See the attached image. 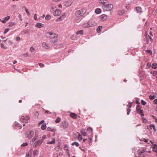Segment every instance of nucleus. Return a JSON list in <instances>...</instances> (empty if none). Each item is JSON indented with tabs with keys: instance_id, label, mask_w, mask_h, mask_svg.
<instances>
[{
	"instance_id": "nucleus-28",
	"label": "nucleus",
	"mask_w": 157,
	"mask_h": 157,
	"mask_svg": "<svg viewBox=\"0 0 157 157\" xmlns=\"http://www.w3.org/2000/svg\"><path fill=\"white\" fill-rule=\"evenodd\" d=\"M147 128L149 130H150V129H151L152 128H153L155 130V126L154 125H151L149 126H147Z\"/></svg>"
},
{
	"instance_id": "nucleus-6",
	"label": "nucleus",
	"mask_w": 157,
	"mask_h": 157,
	"mask_svg": "<svg viewBox=\"0 0 157 157\" xmlns=\"http://www.w3.org/2000/svg\"><path fill=\"white\" fill-rule=\"evenodd\" d=\"M103 7L107 11H111L113 9V6L112 4H109L104 5Z\"/></svg>"
},
{
	"instance_id": "nucleus-4",
	"label": "nucleus",
	"mask_w": 157,
	"mask_h": 157,
	"mask_svg": "<svg viewBox=\"0 0 157 157\" xmlns=\"http://www.w3.org/2000/svg\"><path fill=\"white\" fill-rule=\"evenodd\" d=\"M34 134V133L33 131H29L26 132L25 136L27 138L30 139L33 137Z\"/></svg>"
},
{
	"instance_id": "nucleus-55",
	"label": "nucleus",
	"mask_w": 157,
	"mask_h": 157,
	"mask_svg": "<svg viewBox=\"0 0 157 157\" xmlns=\"http://www.w3.org/2000/svg\"><path fill=\"white\" fill-rule=\"evenodd\" d=\"M23 32L25 34H27L29 33V31L28 30H24Z\"/></svg>"
},
{
	"instance_id": "nucleus-46",
	"label": "nucleus",
	"mask_w": 157,
	"mask_h": 157,
	"mask_svg": "<svg viewBox=\"0 0 157 157\" xmlns=\"http://www.w3.org/2000/svg\"><path fill=\"white\" fill-rule=\"evenodd\" d=\"M141 103L143 105H145L146 104V102L144 101L143 100H141Z\"/></svg>"
},
{
	"instance_id": "nucleus-9",
	"label": "nucleus",
	"mask_w": 157,
	"mask_h": 157,
	"mask_svg": "<svg viewBox=\"0 0 157 157\" xmlns=\"http://www.w3.org/2000/svg\"><path fill=\"white\" fill-rule=\"evenodd\" d=\"M42 47L45 48L46 49H48L50 48L49 45L45 42H43L42 43Z\"/></svg>"
},
{
	"instance_id": "nucleus-24",
	"label": "nucleus",
	"mask_w": 157,
	"mask_h": 157,
	"mask_svg": "<svg viewBox=\"0 0 157 157\" xmlns=\"http://www.w3.org/2000/svg\"><path fill=\"white\" fill-rule=\"evenodd\" d=\"M124 13V11L123 10H120L118 11V14L119 15H122Z\"/></svg>"
},
{
	"instance_id": "nucleus-32",
	"label": "nucleus",
	"mask_w": 157,
	"mask_h": 157,
	"mask_svg": "<svg viewBox=\"0 0 157 157\" xmlns=\"http://www.w3.org/2000/svg\"><path fill=\"white\" fill-rule=\"evenodd\" d=\"M15 25V23L14 22H10L9 23V26L10 27H12Z\"/></svg>"
},
{
	"instance_id": "nucleus-20",
	"label": "nucleus",
	"mask_w": 157,
	"mask_h": 157,
	"mask_svg": "<svg viewBox=\"0 0 157 157\" xmlns=\"http://www.w3.org/2000/svg\"><path fill=\"white\" fill-rule=\"evenodd\" d=\"M70 116L71 117L74 119H76L77 118V115L75 113H71Z\"/></svg>"
},
{
	"instance_id": "nucleus-39",
	"label": "nucleus",
	"mask_w": 157,
	"mask_h": 157,
	"mask_svg": "<svg viewBox=\"0 0 157 157\" xmlns=\"http://www.w3.org/2000/svg\"><path fill=\"white\" fill-rule=\"evenodd\" d=\"M82 139V136L80 134H79L78 135V139L80 141Z\"/></svg>"
},
{
	"instance_id": "nucleus-30",
	"label": "nucleus",
	"mask_w": 157,
	"mask_h": 157,
	"mask_svg": "<svg viewBox=\"0 0 157 157\" xmlns=\"http://www.w3.org/2000/svg\"><path fill=\"white\" fill-rule=\"evenodd\" d=\"M106 0H99V3L101 4L104 5L106 3Z\"/></svg>"
},
{
	"instance_id": "nucleus-56",
	"label": "nucleus",
	"mask_w": 157,
	"mask_h": 157,
	"mask_svg": "<svg viewBox=\"0 0 157 157\" xmlns=\"http://www.w3.org/2000/svg\"><path fill=\"white\" fill-rule=\"evenodd\" d=\"M153 104L155 105L157 104V99H155L153 101Z\"/></svg>"
},
{
	"instance_id": "nucleus-48",
	"label": "nucleus",
	"mask_w": 157,
	"mask_h": 157,
	"mask_svg": "<svg viewBox=\"0 0 157 157\" xmlns=\"http://www.w3.org/2000/svg\"><path fill=\"white\" fill-rule=\"evenodd\" d=\"M36 137H35V136L31 140V141L32 142H34L36 140Z\"/></svg>"
},
{
	"instance_id": "nucleus-5",
	"label": "nucleus",
	"mask_w": 157,
	"mask_h": 157,
	"mask_svg": "<svg viewBox=\"0 0 157 157\" xmlns=\"http://www.w3.org/2000/svg\"><path fill=\"white\" fill-rule=\"evenodd\" d=\"M88 22L90 27H92L95 26L97 25V23L93 19H90Z\"/></svg>"
},
{
	"instance_id": "nucleus-13",
	"label": "nucleus",
	"mask_w": 157,
	"mask_h": 157,
	"mask_svg": "<svg viewBox=\"0 0 157 157\" xmlns=\"http://www.w3.org/2000/svg\"><path fill=\"white\" fill-rule=\"evenodd\" d=\"M43 140H40L37 142H35L34 144V147H36L37 145L41 144L43 142Z\"/></svg>"
},
{
	"instance_id": "nucleus-38",
	"label": "nucleus",
	"mask_w": 157,
	"mask_h": 157,
	"mask_svg": "<svg viewBox=\"0 0 157 157\" xmlns=\"http://www.w3.org/2000/svg\"><path fill=\"white\" fill-rule=\"evenodd\" d=\"M88 139H89V144L90 145H91L92 144V138L89 137Z\"/></svg>"
},
{
	"instance_id": "nucleus-63",
	"label": "nucleus",
	"mask_w": 157,
	"mask_h": 157,
	"mask_svg": "<svg viewBox=\"0 0 157 157\" xmlns=\"http://www.w3.org/2000/svg\"><path fill=\"white\" fill-rule=\"evenodd\" d=\"M130 109H128L127 110V115H128L129 114V113L130 112Z\"/></svg>"
},
{
	"instance_id": "nucleus-15",
	"label": "nucleus",
	"mask_w": 157,
	"mask_h": 157,
	"mask_svg": "<svg viewBox=\"0 0 157 157\" xmlns=\"http://www.w3.org/2000/svg\"><path fill=\"white\" fill-rule=\"evenodd\" d=\"M152 93L153 94V95H150L149 97V98L150 100H153L154 99L157 95V93H156L153 92Z\"/></svg>"
},
{
	"instance_id": "nucleus-3",
	"label": "nucleus",
	"mask_w": 157,
	"mask_h": 157,
	"mask_svg": "<svg viewBox=\"0 0 157 157\" xmlns=\"http://www.w3.org/2000/svg\"><path fill=\"white\" fill-rule=\"evenodd\" d=\"M30 117L27 115L22 116L21 118V121L24 123H27L29 120Z\"/></svg>"
},
{
	"instance_id": "nucleus-2",
	"label": "nucleus",
	"mask_w": 157,
	"mask_h": 157,
	"mask_svg": "<svg viewBox=\"0 0 157 157\" xmlns=\"http://www.w3.org/2000/svg\"><path fill=\"white\" fill-rule=\"evenodd\" d=\"M145 36L146 39V42L147 44L151 43L153 42V39L151 37L149 36L147 32H145Z\"/></svg>"
},
{
	"instance_id": "nucleus-23",
	"label": "nucleus",
	"mask_w": 157,
	"mask_h": 157,
	"mask_svg": "<svg viewBox=\"0 0 157 157\" xmlns=\"http://www.w3.org/2000/svg\"><path fill=\"white\" fill-rule=\"evenodd\" d=\"M81 133L84 136H87V134L85 132V130L82 129L81 131Z\"/></svg>"
},
{
	"instance_id": "nucleus-29",
	"label": "nucleus",
	"mask_w": 157,
	"mask_h": 157,
	"mask_svg": "<svg viewBox=\"0 0 157 157\" xmlns=\"http://www.w3.org/2000/svg\"><path fill=\"white\" fill-rule=\"evenodd\" d=\"M101 10L100 9L97 8L95 10V12L96 13L98 14L101 13Z\"/></svg>"
},
{
	"instance_id": "nucleus-8",
	"label": "nucleus",
	"mask_w": 157,
	"mask_h": 157,
	"mask_svg": "<svg viewBox=\"0 0 157 157\" xmlns=\"http://www.w3.org/2000/svg\"><path fill=\"white\" fill-rule=\"evenodd\" d=\"M136 110L137 111V112L138 113L140 114L141 116H144L143 110L141 109L139 105H138L136 106Z\"/></svg>"
},
{
	"instance_id": "nucleus-64",
	"label": "nucleus",
	"mask_w": 157,
	"mask_h": 157,
	"mask_svg": "<svg viewBox=\"0 0 157 157\" xmlns=\"http://www.w3.org/2000/svg\"><path fill=\"white\" fill-rule=\"evenodd\" d=\"M38 115H39V114L38 113V112H36V114L35 115V117H36V118H37L38 117Z\"/></svg>"
},
{
	"instance_id": "nucleus-40",
	"label": "nucleus",
	"mask_w": 157,
	"mask_h": 157,
	"mask_svg": "<svg viewBox=\"0 0 157 157\" xmlns=\"http://www.w3.org/2000/svg\"><path fill=\"white\" fill-rule=\"evenodd\" d=\"M38 151L36 150H35L33 151V156H35L38 154Z\"/></svg>"
},
{
	"instance_id": "nucleus-26",
	"label": "nucleus",
	"mask_w": 157,
	"mask_h": 157,
	"mask_svg": "<svg viewBox=\"0 0 157 157\" xmlns=\"http://www.w3.org/2000/svg\"><path fill=\"white\" fill-rule=\"evenodd\" d=\"M46 128V124L44 123L41 126V128L42 130H45Z\"/></svg>"
},
{
	"instance_id": "nucleus-16",
	"label": "nucleus",
	"mask_w": 157,
	"mask_h": 157,
	"mask_svg": "<svg viewBox=\"0 0 157 157\" xmlns=\"http://www.w3.org/2000/svg\"><path fill=\"white\" fill-rule=\"evenodd\" d=\"M62 125L64 128H66L68 127V124L66 121H65L62 122Z\"/></svg>"
},
{
	"instance_id": "nucleus-47",
	"label": "nucleus",
	"mask_w": 157,
	"mask_h": 157,
	"mask_svg": "<svg viewBox=\"0 0 157 157\" xmlns=\"http://www.w3.org/2000/svg\"><path fill=\"white\" fill-rule=\"evenodd\" d=\"M28 145V143L27 142H25L22 144L21 146V147H24Z\"/></svg>"
},
{
	"instance_id": "nucleus-7",
	"label": "nucleus",
	"mask_w": 157,
	"mask_h": 157,
	"mask_svg": "<svg viewBox=\"0 0 157 157\" xmlns=\"http://www.w3.org/2000/svg\"><path fill=\"white\" fill-rule=\"evenodd\" d=\"M49 37L50 38L53 39L56 38L58 35L57 34H55L52 32H49L47 33Z\"/></svg>"
},
{
	"instance_id": "nucleus-37",
	"label": "nucleus",
	"mask_w": 157,
	"mask_h": 157,
	"mask_svg": "<svg viewBox=\"0 0 157 157\" xmlns=\"http://www.w3.org/2000/svg\"><path fill=\"white\" fill-rule=\"evenodd\" d=\"M151 73L153 75L155 76L157 74V71H152L151 72Z\"/></svg>"
},
{
	"instance_id": "nucleus-18",
	"label": "nucleus",
	"mask_w": 157,
	"mask_h": 157,
	"mask_svg": "<svg viewBox=\"0 0 157 157\" xmlns=\"http://www.w3.org/2000/svg\"><path fill=\"white\" fill-rule=\"evenodd\" d=\"M47 130L48 131H51L52 132H55L56 131L55 128L51 127H48Z\"/></svg>"
},
{
	"instance_id": "nucleus-27",
	"label": "nucleus",
	"mask_w": 157,
	"mask_h": 157,
	"mask_svg": "<svg viewBox=\"0 0 157 157\" xmlns=\"http://www.w3.org/2000/svg\"><path fill=\"white\" fill-rule=\"evenodd\" d=\"M136 10L137 13H140L142 12V9L140 7H137L136 8Z\"/></svg>"
},
{
	"instance_id": "nucleus-57",
	"label": "nucleus",
	"mask_w": 157,
	"mask_h": 157,
	"mask_svg": "<svg viewBox=\"0 0 157 157\" xmlns=\"http://www.w3.org/2000/svg\"><path fill=\"white\" fill-rule=\"evenodd\" d=\"M21 39L20 37L18 36L16 38V40L17 41H18L20 40Z\"/></svg>"
},
{
	"instance_id": "nucleus-19",
	"label": "nucleus",
	"mask_w": 157,
	"mask_h": 157,
	"mask_svg": "<svg viewBox=\"0 0 157 157\" xmlns=\"http://www.w3.org/2000/svg\"><path fill=\"white\" fill-rule=\"evenodd\" d=\"M10 18V16H7L5 17L3 20H2L1 21L3 23H5L6 21L8 20Z\"/></svg>"
},
{
	"instance_id": "nucleus-62",
	"label": "nucleus",
	"mask_w": 157,
	"mask_h": 157,
	"mask_svg": "<svg viewBox=\"0 0 157 157\" xmlns=\"http://www.w3.org/2000/svg\"><path fill=\"white\" fill-rule=\"evenodd\" d=\"M44 120H42L41 121H40V122L38 124L39 125H40L41 124H42L44 122Z\"/></svg>"
},
{
	"instance_id": "nucleus-36",
	"label": "nucleus",
	"mask_w": 157,
	"mask_h": 157,
	"mask_svg": "<svg viewBox=\"0 0 157 157\" xmlns=\"http://www.w3.org/2000/svg\"><path fill=\"white\" fill-rule=\"evenodd\" d=\"M51 18V16H50V15H47L45 17V19L46 20H50Z\"/></svg>"
},
{
	"instance_id": "nucleus-52",
	"label": "nucleus",
	"mask_w": 157,
	"mask_h": 157,
	"mask_svg": "<svg viewBox=\"0 0 157 157\" xmlns=\"http://www.w3.org/2000/svg\"><path fill=\"white\" fill-rule=\"evenodd\" d=\"M64 150H67V151L68 150L67 146V145H65L64 147Z\"/></svg>"
},
{
	"instance_id": "nucleus-34",
	"label": "nucleus",
	"mask_w": 157,
	"mask_h": 157,
	"mask_svg": "<svg viewBox=\"0 0 157 157\" xmlns=\"http://www.w3.org/2000/svg\"><path fill=\"white\" fill-rule=\"evenodd\" d=\"M72 146L75 145L76 147H78L79 145V144L77 142H74L72 144Z\"/></svg>"
},
{
	"instance_id": "nucleus-44",
	"label": "nucleus",
	"mask_w": 157,
	"mask_h": 157,
	"mask_svg": "<svg viewBox=\"0 0 157 157\" xmlns=\"http://www.w3.org/2000/svg\"><path fill=\"white\" fill-rule=\"evenodd\" d=\"M151 67V63L150 62L148 63L146 65V67L147 68H149Z\"/></svg>"
},
{
	"instance_id": "nucleus-21",
	"label": "nucleus",
	"mask_w": 157,
	"mask_h": 157,
	"mask_svg": "<svg viewBox=\"0 0 157 157\" xmlns=\"http://www.w3.org/2000/svg\"><path fill=\"white\" fill-rule=\"evenodd\" d=\"M152 149L154 152L157 153V145L154 144L153 145Z\"/></svg>"
},
{
	"instance_id": "nucleus-49",
	"label": "nucleus",
	"mask_w": 157,
	"mask_h": 157,
	"mask_svg": "<svg viewBox=\"0 0 157 157\" xmlns=\"http://www.w3.org/2000/svg\"><path fill=\"white\" fill-rule=\"evenodd\" d=\"M25 12H26V13L28 15V16H30V13L29 12L28 10V9H25Z\"/></svg>"
},
{
	"instance_id": "nucleus-12",
	"label": "nucleus",
	"mask_w": 157,
	"mask_h": 157,
	"mask_svg": "<svg viewBox=\"0 0 157 157\" xmlns=\"http://www.w3.org/2000/svg\"><path fill=\"white\" fill-rule=\"evenodd\" d=\"M61 13V11L59 9H56L55 11L54 15L57 16L60 15Z\"/></svg>"
},
{
	"instance_id": "nucleus-50",
	"label": "nucleus",
	"mask_w": 157,
	"mask_h": 157,
	"mask_svg": "<svg viewBox=\"0 0 157 157\" xmlns=\"http://www.w3.org/2000/svg\"><path fill=\"white\" fill-rule=\"evenodd\" d=\"M10 30L9 29H5L4 32V34H6Z\"/></svg>"
},
{
	"instance_id": "nucleus-41",
	"label": "nucleus",
	"mask_w": 157,
	"mask_h": 157,
	"mask_svg": "<svg viewBox=\"0 0 157 157\" xmlns=\"http://www.w3.org/2000/svg\"><path fill=\"white\" fill-rule=\"evenodd\" d=\"M61 121V118L59 117H58L55 121V122L56 123H59Z\"/></svg>"
},
{
	"instance_id": "nucleus-17",
	"label": "nucleus",
	"mask_w": 157,
	"mask_h": 157,
	"mask_svg": "<svg viewBox=\"0 0 157 157\" xmlns=\"http://www.w3.org/2000/svg\"><path fill=\"white\" fill-rule=\"evenodd\" d=\"M100 17L102 21L106 20L107 18V15L105 14H103L101 15L100 16Z\"/></svg>"
},
{
	"instance_id": "nucleus-60",
	"label": "nucleus",
	"mask_w": 157,
	"mask_h": 157,
	"mask_svg": "<svg viewBox=\"0 0 157 157\" xmlns=\"http://www.w3.org/2000/svg\"><path fill=\"white\" fill-rule=\"evenodd\" d=\"M1 47L2 48H3V49H6V48L4 46V45L3 44H1Z\"/></svg>"
},
{
	"instance_id": "nucleus-42",
	"label": "nucleus",
	"mask_w": 157,
	"mask_h": 157,
	"mask_svg": "<svg viewBox=\"0 0 157 157\" xmlns=\"http://www.w3.org/2000/svg\"><path fill=\"white\" fill-rule=\"evenodd\" d=\"M87 130L90 133H91L93 131V129L92 128L89 127L87 129Z\"/></svg>"
},
{
	"instance_id": "nucleus-14",
	"label": "nucleus",
	"mask_w": 157,
	"mask_h": 157,
	"mask_svg": "<svg viewBox=\"0 0 157 157\" xmlns=\"http://www.w3.org/2000/svg\"><path fill=\"white\" fill-rule=\"evenodd\" d=\"M82 27L83 29L90 28L88 22H85L82 25Z\"/></svg>"
},
{
	"instance_id": "nucleus-51",
	"label": "nucleus",
	"mask_w": 157,
	"mask_h": 157,
	"mask_svg": "<svg viewBox=\"0 0 157 157\" xmlns=\"http://www.w3.org/2000/svg\"><path fill=\"white\" fill-rule=\"evenodd\" d=\"M18 17L20 19V20L21 21L22 20L21 15V14H19V15L18 16Z\"/></svg>"
},
{
	"instance_id": "nucleus-58",
	"label": "nucleus",
	"mask_w": 157,
	"mask_h": 157,
	"mask_svg": "<svg viewBox=\"0 0 157 157\" xmlns=\"http://www.w3.org/2000/svg\"><path fill=\"white\" fill-rule=\"evenodd\" d=\"M34 18L36 21L38 20V19L37 18V17L36 14H35L34 15Z\"/></svg>"
},
{
	"instance_id": "nucleus-59",
	"label": "nucleus",
	"mask_w": 157,
	"mask_h": 157,
	"mask_svg": "<svg viewBox=\"0 0 157 157\" xmlns=\"http://www.w3.org/2000/svg\"><path fill=\"white\" fill-rule=\"evenodd\" d=\"M142 140L146 142H147L148 141V140L144 138H143V140Z\"/></svg>"
},
{
	"instance_id": "nucleus-35",
	"label": "nucleus",
	"mask_w": 157,
	"mask_h": 157,
	"mask_svg": "<svg viewBox=\"0 0 157 157\" xmlns=\"http://www.w3.org/2000/svg\"><path fill=\"white\" fill-rule=\"evenodd\" d=\"M152 67L154 69H156L157 67V63H153L152 64Z\"/></svg>"
},
{
	"instance_id": "nucleus-11",
	"label": "nucleus",
	"mask_w": 157,
	"mask_h": 157,
	"mask_svg": "<svg viewBox=\"0 0 157 157\" xmlns=\"http://www.w3.org/2000/svg\"><path fill=\"white\" fill-rule=\"evenodd\" d=\"M73 2L72 0H68L65 2V6L67 7H69L72 3Z\"/></svg>"
},
{
	"instance_id": "nucleus-61",
	"label": "nucleus",
	"mask_w": 157,
	"mask_h": 157,
	"mask_svg": "<svg viewBox=\"0 0 157 157\" xmlns=\"http://www.w3.org/2000/svg\"><path fill=\"white\" fill-rule=\"evenodd\" d=\"M52 43L53 44L56 43L57 42V40H54L52 41Z\"/></svg>"
},
{
	"instance_id": "nucleus-45",
	"label": "nucleus",
	"mask_w": 157,
	"mask_h": 157,
	"mask_svg": "<svg viewBox=\"0 0 157 157\" xmlns=\"http://www.w3.org/2000/svg\"><path fill=\"white\" fill-rule=\"evenodd\" d=\"M142 121L144 123H145L147 122V120L144 117L142 118Z\"/></svg>"
},
{
	"instance_id": "nucleus-22",
	"label": "nucleus",
	"mask_w": 157,
	"mask_h": 157,
	"mask_svg": "<svg viewBox=\"0 0 157 157\" xmlns=\"http://www.w3.org/2000/svg\"><path fill=\"white\" fill-rule=\"evenodd\" d=\"M35 27L37 28H40L44 27V24L42 23H37L35 25Z\"/></svg>"
},
{
	"instance_id": "nucleus-31",
	"label": "nucleus",
	"mask_w": 157,
	"mask_h": 157,
	"mask_svg": "<svg viewBox=\"0 0 157 157\" xmlns=\"http://www.w3.org/2000/svg\"><path fill=\"white\" fill-rule=\"evenodd\" d=\"M76 34L77 35L78 34H81L82 35L83 34V31L82 30H81L79 31H78L76 32Z\"/></svg>"
},
{
	"instance_id": "nucleus-25",
	"label": "nucleus",
	"mask_w": 157,
	"mask_h": 157,
	"mask_svg": "<svg viewBox=\"0 0 157 157\" xmlns=\"http://www.w3.org/2000/svg\"><path fill=\"white\" fill-rule=\"evenodd\" d=\"M55 143V140L54 138H53L52 139V140L50 142H48L47 144H54Z\"/></svg>"
},
{
	"instance_id": "nucleus-43",
	"label": "nucleus",
	"mask_w": 157,
	"mask_h": 157,
	"mask_svg": "<svg viewBox=\"0 0 157 157\" xmlns=\"http://www.w3.org/2000/svg\"><path fill=\"white\" fill-rule=\"evenodd\" d=\"M146 52L147 53L149 54L150 55H152V51L150 50H147L146 51Z\"/></svg>"
},
{
	"instance_id": "nucleus-53",
	"label": "nucleus",
	"mask_w": 157,
	"mask_h": 157,
	"mask_svg": "<svg viewBox=\"0 0 157 157\" xmlns=\"http://www.w3.org/2000/svg\"><path fill=\"white\" fill-rule=\"evenodd\" d=\"M35 50L34 48L33 47H31L30 48V51L31 52H33Z\"/></svg>"
},
{
	"instance_id": "nucleus-33",
	"label": "nucleus",
	"mask_w": 157,
	"mask_h": 157,
	"mask_svg": "<svg viewBox=\"0 0 157 157\" xmlns=\"http://www.w3.org/2000/svg\"><path fill=\"white\" fill-rule=\"evenodd\" d=\"M102 28V26H99L97 29V31L98 33H100L101 32V30Z\"/></svg>"
},
{
	"instance_id": "nucleus-10",
	"label": "nucleus",
	"mask_w": 157,
	"mask_h": 157,
	"mask_svg": "<svg viewBox=\"0 0 157 157\" xmlns=\"http://www.w3.org/2000/svg\"><path fill=\"white\" fill-rule=\"evenodd\" d=\"M66 17V14L64 13L62 14L60 17L56 19V21H62Z\"/></svg>"
},
{
	"instance_id": "nucleus-1",
	"label": "nucleus",
	"mask_w": 157,
	"mask_h": 157,
	"mask_svg": "<svg viewBox=\"0 0 157 157\" xmlns=\"http://www.w3.org/2000/svg\"><path fill=\"white\" fill-rule=\"evenodd\" d=\"M86 13L85 9H82L76 11L74 21L76 23L79 22L82 20V16Z\"/></svg>"
},
{
	"instance_id": "nucleus-54",
	"label": "nucleus",
	"mask_w": 157,
	"mask_h": 157,
	"mask_svg": "<svg viewBox=\"0 0 157 157\" xmlns=\"http://www.w3.org/2000/svg\"><path fill=\"white\" fill-rule=\"evenodd\" d=\"M39 65L40 66V67H44V65L42 63H39Z\"/></svg>"
}]
</instances>
